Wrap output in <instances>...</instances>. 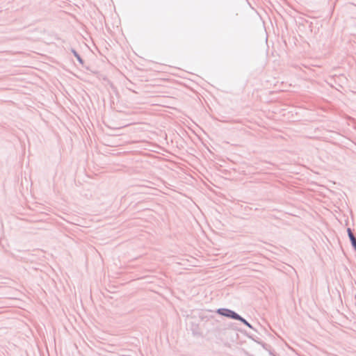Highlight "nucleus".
<instances>
[{
    "instance_id": "obj_2",
    "label": "nucleus",
    "mask_w": 356,
    "mask_h": 356,
    "mask_svg": "<svg viewBox=\"0 0 356 356\" xmlns=\"http://www.w3.org/2000/svg\"><path fill=\"white\" fill-rule=\"evenodd\" d=\"M227 312H228V314H225L226 316H231V317H232V318H234V319L241 320V321H243V322H245V323H246V321H245V320L242 319V318H241L238 314H236V313H234V312H232V311H229V310L227 311Z\"/></svg>"
},
{
    "instance_id": "obj_3",
    "label": "nucleus",
    "mask_w": 356,
    "mask_h": 356,
    "mask_svg": "<svg viewBox=\"0 0 356 356\" xmlns=\"http://www.w3.org/2000/svg\"><path fill=\"white\" fill-rule=\"evenodd\" d=\"M348 236L350 237V241L352 242L353 245L356 249V238L354 236V235L353 234V233H352V232H351L350 228L348 229Z\"/></svg>"
},
{
    "instance_id": "obj_1",
    "label": "nucleus",
    "mask_w": 356,
    "mask_h": 356,
    "mask_svg": "<svg viewBox=\"0 0 356 356\" xmlns=\"http://www.w3.org/2000/svg\"><path fill=\"white\" fill-rule=\"evenodd\" d=\"M71 52L73 54V55L76 58L78 62L81 64V65H83L84 63V60H83V58L81 57V56L79 54V53L74 49H71Z\"/></svg>"
}]
</instances>
